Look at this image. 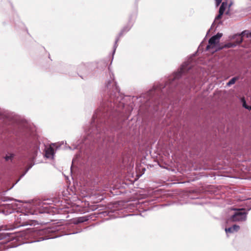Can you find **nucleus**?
Segmentation results:
<instances>
[{"instance_id":"0eeeda50","label":"nucleus","mask_w":251,"mask_h":251,"mask_svg":"<svg viewBox=\"0 0 251 251\" xmlns=\"http://www.w3.org/2000/svg\"><path fill=\"white\" fill-rule=\"evenodd\" d=\"M237 77H233L232 79H231L227 83V86H230L231 85H232L234 84L236 82V81L237 80Z\"/></svg>"},{"instance_id":"f257e3e1","label":"nucleus","mask_w":251,"mask_h":251,"mask_svg":"<svg viewBox=\"0 0 251 251\" xmlns=\"http://www.w3.org/2000/svg\"><path fill=\"white\" fill-rule=\"evenodd\" d=\"M222 33H218L216 35L212 36L209 40L208 45L207 46L206 49L211 53H214L219 50L222 49L224 47L230 48L235 46L237 44H239L242 42V38L240 35L238 36L236 39L237 44H227L225 46L220 43V39L222 37Z\"/></svg>"},{"instance_id":"423d86ee","label":"nucleus","mask_w":251,"mask_h":251,"mask_svg":"<svg viewBox=\"0 0 251 251\" xmlns=\"http://www.w3.org/2000/svg\"><path fill=\"white\" fill-rule=\"evenodd\" d=\"M14 156V154L11 153H7L5 156L4 158L6 161H11Z\"/></svg>"},{"instance_id":"9d476101","label":"nucleus","mask_w":251,"mask_h":251,"mask_svg":"<svg viewBox=\"0 0 251 251\" xmlns=\"http://www.w3.org/2000/svg\"><path fill=\"white\" fill-rule=\"evenodd\" d=\"M216 4L217 6L219 5L222 1V0H215Z\"/></svg>"},{"instance_id":"39448f33","label":"nucleus","mask_w":251,"mask_h":251,"mask_svg":"<svg viewBox=\"0 0 251 251\" xmlns=\"http://www.w3.org/2000/svg\"><path fill=\"white\" fill-rule=\"evenodd\" d=\"M240 228V227L237 225H234L232 227L226 228L225 231L227 234L229 233H233L234 232L237 231Z\"/></svg>"},{"instance_id":"1a4fd4ad","label":"nucleus","mask_w":251,"mask_h":251,"mask_svg":"<svg viewBox=\"0 0 251 251\" xmlns=\"http://www.w3.org/2000/svg\"><path fill=\"white\" fill-rule=\"evenodd\" d=\"M242 101L243 102V106L244 107H245V108L248 109L249 110H251V106H248L247 105V104L246 103V101L244 98L242 99Z\"/></svg>"},{"instance_id":"20e7f679","label":"nucleus","mask_w":251,"mask_h":251,"mask_svg":"<svg viewBox=\"0 0 251 251\" xmlns=\"http://www.w3.org/2000/svg\"><path fill=\"white\" fill-rule=\"evenodd\" d=\"M227 6V3L226 2H223L222 4V5L221 6L220 8V9H219V15L215 18V22L221 19L222 15L223 14L225 9H226V7Z\"/></svg>"},{"instance_id":"6e6552de","label":"nucleus","mask_w":251,"mask_h":251,"mask_svg":"<svg viewBox=\"0 0 251 251\" xmlns=\"http://www.w3.org/2000/svg\"><path fill=\"white\" fill-rule=\"evenodd\" d=\"M241 35H242V36L246 35L247 37H251V32L244 31L242 32Z\"/></svg>"},{"instance_id":"f03ea898","label":"nucleus","mask_w":251,"mask_h":251,"mask_svg":"<svg viewBox=\"0 0 251 251\" xmlns=\"http://www.w3.org/2000/svg\"><path fill=\"white\" fill-rule=\"evenodd\" d=\"M247 218L246 213L243 209L236 210L234 214L230 218L233 222L245 221Z\"/></svg>"},{"instance_id":"7ed1b4c3","label":"nucleus","mask_w":251,"mask_h":251,"mask_svg":"<svg viewBox=\"0 0 251 251\" xmlns=\"http://www.w3.org/2000/svg\"><path fill=\"white\" fill-rule=\"evenodd\" d=\"M54 154V151L53 148L51 147H47L45 149V156L48 158H52Z\"/></svg>"},{"instance_id":"f8f14e48","label":"nucleus","mask_w":251,"mask_h":251,"mask_svg":"<svg viewBox=\"0 0 251 251\" xmlns=\"http://www.w3.org/2000/svg\"><path fill=\"white\" fill-rule=\"evenodd\" d=\"M185 72V69L184 68V66H182V68L181 69V73H184Z\"/></svg>"},{"instance_id":"9b49d317","label":"nucleus","mask_w":251,"mask_h":251,"mask_svg":"<svg viewBox=\"0 0 251 251\" xmlns=\"http://www.w3.org/2000/svg\"><path fill=\"white\" fill-rule=\"evenodd\" d=\"M17 201H14V203H12L11 204L13 206H14V207H17L18 206V204L16 203Z\"/></svg>"}]
</instances>
